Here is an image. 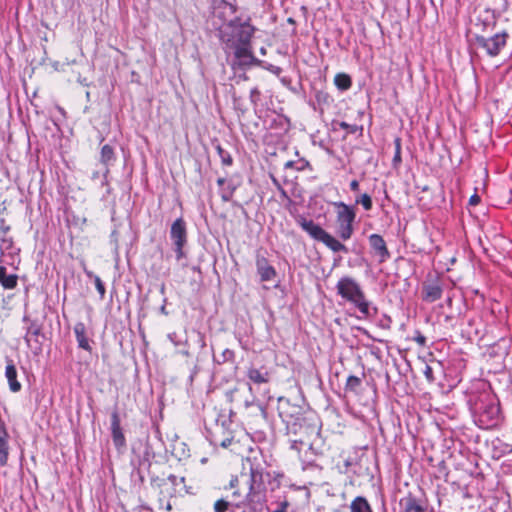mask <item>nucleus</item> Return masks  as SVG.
<instances>
[{
    "mask_svg": "<svg viewBox=\"0 0 512 512\" xmlns=\"http://www.w3.org/2000/svg\"><path fill=\"white\" fill-rule=\"evenodd\" d=\"M337 293L351 303L363 318L371 316L370 302L367 300L360 284L351 277H342L336 284Z\"/></svg>",
    "mask_w": 512,
    "mask_h": 512,
    "instance_id": "obj_1",
    "label": "nucleus"
},
{
    "mask_svg": "<svg viewBox=\"0 0 512 512\" xmlns=\"http://www.w3.org/2000/svg\"><path fill=\"white\" fill-rule=\"evenodd\" d=\"M229 30V41L233 44L250 43L254 33V27L250 24V18L246 15H240L230 20Z\"/></svg>",
    "mask_w": 512,
    "mask_h": 512,
    "instance_id": "obj_2",
    "label": "nucleus"
},
{
    "mask_svg": "<svg viewBox=\"0 0 512 512\" xmlns=\"http://www.w3.org/2000/svg\"><path fill=\"white\" fill-rule=\"evenodd\" d=\"M335 206L337 207V233L342 240H348L353 234L355 211L343 202L335 203Z\"/></svg>",
    "mask_w": 512,
    "mask_h": 512,
    "instance_id": "obj_3",
    "label": "nucleus"
},
{
    "mask_svg": "<svg viewBox=\"0 0 512 512\" xmlns=\"http://www.w3.org/2000/svg\"><path fill=\"white\" fill-rule=\"evenodd\" d=\"M187 227L183 218L176 219L170 229V239L174 245L176 259L179 261L186 257L184 247L187 244Z\"/></svg>",
    "mask_w": 512,
    "mask_h": 512,
    "instance_id": "obj_4",
    "label": "nucleus"
},
{
    "mask_svg": "<svg viewBox=\"0 0 512 512\" xmlns=\"http://www.w3.org/2000/svg\"><path fill=\"white\" fill-rule=\"evenodd\" d=\"M507 36L508 35L506 32H501V33H496L495 35H493L489 38H486L483 36H478L476 38V41H477V44L480 47H482L488 55L494 57V56H497L500 53V51L502 50V48L505 46Z\"/></svg>",
    "mask_w": 512,
    "mask_h": 512,
    "instance_id": "obj_5",
    "label": "nucleus"
},
{
    "mask_svg": "<svg viewBox=\"0 0 512 512\" xmlns=\"http://www.w3.org/2000/svg\"><path fill=\"white\" fill-rule=\"evenodd\" d=\"M111 436L115 447L120 450L126 446V439L120 424V417L117 411L111 414Z\"/></svg>",
    "mask_w": 512,
    "mask_h": 512,
    "instance_id": "obj_6",
    "label": "nucleus"
},
{
    "mask_svg": "<svg viewBox=\"0 0 512 512\" xmlns=\"http://www.w3.org/2000/svg\"><path fill=\"white\" fill-rule=\"evenodd\" d=\"M10 435L5 422L0 418V466L4 467L8 463Z\"/></svg>",
    "mask_w": 512,
    "mask_h": 512,
    "instance_id": "obj_7",
    "label": "nucleus"
},
{
    "mask_svg": "<svg viewBox=\"0 0 512 512\" xmlns=\"http://www.w3.org/2000/svg\"><path fill=\"white\" fill-rule=\"evenodd\" d=\"M297 222L305 232H307L313 239L317 241L321 242L327 233L321 226L316 224L314 221L308 220L304 217H300L297 220Z\"/></svg>",
    "mask_w": 512,
    "mask_h": 512,
    "instance_id": "obj_8",
    "label": "nucleus"
},
{
    "mask_svg": "<svg viewBox=\"0 0 512 512\" xmlns=\"http://www.w3.org/2000/svg\"><path fill=\"white\" fill-rule=\"evenodd\" d=\"M297 222L305 232H307L313 239L317 241L321 242L327 233L321 226L316 224L314 221L308 220L304 217H300L297 220Z\"/></svg>",
    "mask_w": 512,
    "mask_h": 512,
    "instance_id": "obj_9",
    "label": "nucleus"
},
{
    "mask_svg": "<svg viewBox=\"0 0 512 512\" xmlns=\"http://www.w3.org/2000/svg\"><path fill=\"white\" fill-rule=\"evenodd\" d=\"M369 244L379 257V262H385L390 257L386 243L381 235L371 234L369 236Z\"/></svg>",
    "mask_w": 512,
    "mask_h": 512,
    "instance_id": "obj_10",
    "label": "nucleus"
},
{
    "mask_svg": "<svg viewBox=\"0 0 512 512\" xmlns=\"http://www.w3.org/2000/svg\"><path fill=\"white\" fill-rule=\"evenodd\" d=\"M5 376L12 392H19L22 388L21 383L17 380V370L12 359L6 358Z\"/></svg>",
    "mask_w": 512,
    "mask_h": 512,
    "instance_id": "obj_11",
    "label": "nucleus"
},
{
    "mask_svg": "<svg viewBox=\"0 0 512 512\" xmlns=\"http://www.w3.org/2000/svg\"><path fill=\"white\" fill-rule=\"evenodd\" d=\"M236 46L235 57L239 65H251L255 58L250 49V43L234 44Z\"/></svg>",
    "mask_w": 512,
    "mask_h": 512,
    "instance_id": "obj_12",
    "label": "nucleus"
},
{
    "mask_svg": "<svg viewBox=\"0 0 512 512\" xmlns=\"http://www.w3.org/2000/svg\"><path fill=\"white\" fill-rule=\"evenodd\" d=\"M74 333L76 336V340L78 346L86 351H91L92 347L90 345V340L87 333V328L83 322H78L74 325Z\"/></svg>",
    "mask_w": 512,
    "mask_h": 512,
    "instance_id": "obj_13",
    "label": "nucleus"
},
{
    "mask_svg": "<svg viewBox=\"0 0 512 512\" xmlns=\"http://www.w3.org/2000/svg\"><path fill=\"white\" fill-rule=\"evenodd\" d=\"M257 270L262 281H270L276 275L275 269L264 258L257 261Z\"/></svg>",
    "mask_w": 512,
    "mask_h": 512,
    "instance_id": "obj_14",
    "label": "nucleus"
},
{
    "mask_svg": "<svg viewBox=\"0 0 512 512\" xmlns=\"http://www.w3.org/2000/svg\"><path fill=\"white\" fill-rule=\"evenodd\" d=\"M0 284L4 289H14L18 284V276L16 274L6 273V268L0 265Z\"/></svg>",
    "mask_w": 512,
    "mask_h": 512,
    "instance_id": "obj_15",
    "label": "nucleus"
},
{
    "mask_svg": "<svg viewBox=\"0 0 512 512\" xmlns=\"http://www.w3.org/2000/svg\"><path fill=\"white\" fill-rule=\"evenodd\" d=\"M247 375L255 384L267 383L270 379V373L265 369L250 368Z\"/></svg>",
    "mask_w": 512,
    "mask_h": 512,
    "instance_id": "obj_16",
    "label": "nucleus"
},
{
    "mask_svg": "<svg viewBox=\"0 0 512 512\" xmlns=\"http://www.w3.org/2000/svg\"><path fill=\"white\" fill-rule=\"evenodd\" d=\"M442 296V288L438 284H429L424 287L423 299L427 302H435Z\"/></svg>",
    "mask_w": 512,
    "mask_h": 512,
    "instance_id": "obj_17",
    "label": "nucleus"
},
{
    "mask_svg": "<svg viewBox=\"0 0 512 512\" xmlns=\"http://www.w3.org/2000/svg\"><path fill=\"white\" fill-rule=\"evenodd\" d=\"M321 242L325 244L333 252H347L346 246L342 244L339 240H337L335 237L330 235L328 232L326 233Z\"/></svg>",
    "mask_w": 512,
    "mask_h": 512,
    "instance_id": "obj_18",
    "label": "nucleus"
},
{
    "mask_svg": "<svg viewBox=\"0 0 512 512\" xmlns=\"http://www.w3.org/2000/svg\"><path fill=\"white\" fill-rule=\"evenodd\" d=\"M498 416H499V407L497 405L491 403V404L485 406V408L481 412L480 421L484 422V419H486L487 421H494L498 418Z\"/></svg>",
    "mask_w": 512,
    "mask_h": 512,
    "instance_id": "obj_19",
    "label": "nucleus"
},
{
    "mask_svg": "<svg viewBox=\"0 0 512 512\" xmlns=\"http://www.w3.org/2000/svg\"><path fill=\"white\" fill-rule=\"evenodd\" d=\"M100 161L107 167L115 161L114 149L110 145L106 144L102 147Z\"/></svg>",
    "mask_w": 512,
    "mask_h": 512,
    "instance_id": "obj_20",
    "label": "nucleus"
},
{
    "mask_svg": "<svg viewBox=\"0 0 512 512\" xmlns=\"http://www.w3.org/2000/svg\"><path fill=\"white\" fill-rule=\"evenodd\" d=\"M350 508L351 512H372L367 500L363 497L355 498Z\"/></svg>",
    "mask_w": 512,
    "mask_h": 512,
    "instance_id": "obj_21",
    "label": "nucleus"
},
{
    "mask_svg": "<svg viewBox=\"0 0 512 512\" xmlns=\"http://www.w3.org/2000/svg\"><path fill=\"white\" fill-rule=\"evenodd\" d=\"M335 85L341 90H347L351 87V78L344 73H339L334 78Z\"/></svg>",
    "mask_w": 512,
    "mask_h": 512,
    "instance_id": "obj_22",
    "label": "nucleus"
},
{
    "mask_svg": "<svg viewBox=\"0 0 512 512\" xmlns=\"http://www.w3.org/2000/svg\"><path fill=\"white\" fill-rule=\"evenodd\" d=\"M405 512H425V509L414 498L409 497L405 500Z\"/></svg>",
    "mask_w": 512,
    "mask_h": 512,
    "instance_id": "obj_23",
    "label": "nucleus"
},
{
    "mask_svg": "<svg viewBox=\"0 0 512 512\" xmlns=\"http://www.w3.org/2000/svg\"><path fill=\"white\" fill-rule=\"evenodd\" d=\"M13 247V239L12 237H9L7 235H2L0 239V251L1 256L4 258L6 257L5 252L10 250Z\"/></svg>",
    "mask_w": 512,
    "mask_h": 512,
    "instance_id": "obj_24",
    "label": "nucleus"
},
{
    "mask_svg": "<svg viewBox=\"0 0 512 512\" xmlns=\"http://www.w3.org/2000/svg\"><path fill=\"white\" fill-rule=\"evenodd\" d=\"M41 332L40 326L35 322H30L25 335V340L29 344L31 337H37Z\"/></svg>",
    "mask_w": 512,
    "mask_h": 512,
    "instance_id": "obj_25",
    "label": "nucleus"
},
{
    "mask_svg": "<svg viewBox=\"0 0 512 512\" xmlns=\"http://www.w3.org/2000/svg\"><path fill=\"white\" fill-rule=\"evenodd\" d=\"M361 385V380L359 377L351 375L347 378L346 381V389L351 391H356Z\"/></svg>",
    "mask_w": 512,
    "mask_h": 512,
    "instance_id": "obj_26",
    "label": "nucleus"
},
{
    "mask_svg": "<svg viewBox=\"0 0 512 512\" xmlns=\"http://www.w3.org/2000/svg\"><path fill=\"white\" fill-rule=\"evenodd\" d=\"M356 203L361 204L366 211H369L372 208V199L366 193L362 194L358 199H356Z\"/></svg>",
    "mask_w": 512,
    "mask_h": 512,
    "instance_id": "obj_27",
    "label": "nucleus"
},
{
    "mask_svg": "<svg viewBox=\"0 0 512 512\" xmlns=\"http://www.w3.org/2000/svg\"><path fill=\"white\" fill-rule=\"evenodd\" d=\"M394 164L401 162V140L400 138L395 139V155L393 158Z\"/></svg>",
    "mask_w": 512,
    "mask_h": 512,
    "instance_id": "obj_28",
    "label": "nucleus"
},
{
    "mask_svg": "<svg viewBox=\"0 0 512 512\" xmlns=\"http://www.w3.org/2000/svg\"><path fill=\"white\" fill-rule=\"evenodd\" d=\"M94 282H95L96 289L100 294V299H103L105 297V293H106L104 283L98 276H95Z\"/></svg>",
    "mask_w": 512,
    "mask_h": 512,
    "instance_id": "obj_29",
    "label": "nucleus"
},
{
    "mask_svg": "<svg viewBox=\"0 0 512 512\" xmlns=\"http://www.w3.org/2000/svg\"><path fill=\"white\" fill-rule=\"evenodd\" d=\"M339 127L346 130L350 134H354L359 130V127L357 125H350L347 122H340Z\"/></svg>",
    "mask_w": 512,
    "mask_h": 512,
    "instance_id": "obj_30",
    "label": "nucleus"
},
{
    "mask_svg": "<svg viewBox=\"0 0 512 512\" xmlns=\"http://www.w3.org/2000/svg\"><path fill=\"white\" fill-rule=\"evenodd\" d=\"M11 227L6 223V220L4 218H0V233L1 235H7L10 231Z\"/></svg>",
    "mask_w": 512,
    "mask_h": 512,
    "instance_id": "obj_31",
    "label": "nucleus"
},
{
    "mask_svg": "<svg viewBox=\"0 0 512 512\" xmlns=\"http://www.w3.org/2000/svg\"><path fill=\"white\" fill-rule=\"evenodd\" d=\"M423 373H424V375H425L426 379H427L429 382L434 381V376H433V370H432V367H430L429 365H426Z\"/></svg>",
    "mask_w": 512,
    "mask_h": 512,
    "instance_id": "obj_32",
    "label": "nucleus"
},
{
    "mask_svg": "<svg viewBox=\"0 0 512 512\" xmlns=\"http://www.w3.org/2000/svg\"><path fill=\"white\" fill-rule=\"evenodd\" d=\"M215 512H224V499H219L214 505Z\"/></svg>",
    "mask_w": 512,
    "mask_h": 512,
    "instance_id": "obj_33",
    "label": "nucleus"
},
{
    "mask_svg": "<svg viewBox=\"0 0 512 512\" xmlns=\"http://www.w3.org/2000/svg\"><path fill=\"white\" fill-rule=\"evenodd\" d=\"M251 477H252V475H251V476H248V475H242V476H241L242 480H244V481H245V483H246L247 485H249V486H248L247 496H249V495L251 494L252 489H253L252 485L250 484V478H251Z\"/></svg>",
    "mask_w": 512,
    "mask_h": 512,
    "instance_id": "obj_34",
    "label": "nucleus"
},
{
    "mask_svg": "<svg viewBox=\"0 0 512 512\" xmlns=\"http://www.w3.org/2000/svg\"><path fill=\"white\" fill-rule=\"evenodd\" d=\"M480 202V197L477 194H474L469 199V204L472 206L477 205Z\"/></svg>",
    "mask_w": 512,
    "mask_h": 512,
    "instance_id": "obj_35",
    "label": "nucleus"
},
{
    "mask_svg": "<svg viewBox=\"0 0 512 512\" xmlns=\"http://www.w3.org/2000/svg\"><path fill=\"white\" fill-rule=\"evenodd\" d=\"M350 189L352 191H358L359 190V182L357 180H352L350 182Z\"/></svg>",
    "mask_w": 512,
    "mask_h": 512,
    "instance_id": "obj_36",
    "label": "nucleus"
},
{
    "mask_svg": "<svg viewBox=\"0 0 512 512\" xmlns=\"http://www.w3.org/2000/svg\"><path fill=\"white\" fill-rule=\"evenodd\" d=\"M350 465H351V462H350L349 460H345V461H344V469H343V468H341V467H339V471H340L341 473H346V472H347V469H348V467H349Z\"/></svg>",
    "mask_w": 512,
    "mask_h": 512,
    "instance_id": "obj_37",
    "label": "nucleus"
},
{
    "mask_svg": "<svg viewBox=\"0 0 512 512\" xmlns=\"http://www.w3.org/2000/svg\"><path fill=\"white\" fill-rule=\"evenodd\" d=\"M287 507H288V503L286 501H284L281 503L280 508L274 512H286Z\"/></svg>",
    "mask_w": 512,
    "mask_h": 512,
    "instance_id": "obj_38",
    "label": "nucleus"
},
{
    "mask_svg": "<svg viewBox=\"0 0 512 512\" xmlns=\"http://www.w3.org/2000/svg\"><path fill=\"white\" fill-rule=\"evenodd\" d=\"M284 166H285V168H292L294 166V162L293 161H287Z\"/></svg>",
    "mask_w": 512,
    "mask_h": 512,
    "instance_id": "obj_39",
    "label": "nucleus"
},
{
    "mask_svg": "<svg viewBox=\"0 0 512 512\" xmlns=\"http://www.w3.org/2000/svg\"><path fill=\"white\" fill-rule=\"evenodd\" d=\"M227 6H229V8L231 9V11H232L233 13H235V12H236V7H235L234 5H232V4H229V3L226 1V7H227Z\"/></svg>",
    "mask_w": 512,
    "mask_h": 512,
    "instance_id": "obj_40",
    "label": "nucleus"
},
{
    "mask_svg": "<svg viewBox=\"0 0 512 512\" xmlns=\"http://www.w3.org/2000/svg\"><path fill=\"white\" fill-rule=\"evenodd\" d=\"M231 162H232L231 157L230 156H226V160H225L226 165H230Z\"/></svg>",
    "mask_w": 512,
    "mask_h": 512,
    "instance_id": "obj_41",
    "label": "nucleus"
},
{
    "mask_svg": "<svg viewBox=\"0 0 512 512\" xmlns=\"http://www.w3.org/2000/svg\"><path fill=\"white\" fill-rule=\"evenodd\" d=\"M218 183H219V185H222L224 183V179L223 178H219L218 179Z\"/></svg>",
    "mask_w": 512,
    "mask_h": 512,
    "instance_id": "obj_42",
    "label": "nucleus"
},
{
    "mask_svg": "<svg viewBox=\"0 0 512 512\" xmlns=\"http://www.w3.org/2000/svg\"><path fill=\"white\" fill-rule=\"evenodd\" d=\"M418 341H419L420 343H424V337H420V338H418Z\"/></svg>",
    "mask_w": 512,
    "mask_h": 512,
    "instance_id": "obj_43",
    "label": "nucleus"
}]
</instances>
